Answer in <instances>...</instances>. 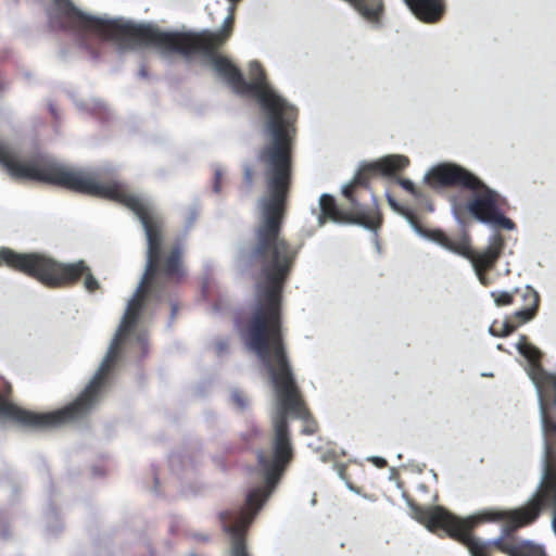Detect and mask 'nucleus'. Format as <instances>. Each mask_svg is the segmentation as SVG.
Returning <instances> with one entry per match:
<instances>
[{
  "label": "nucleus",
  "mask_w": 556,
  "mask_h": 556,
  "mask_svg": "<svg viewBox=\"0 0 556 556\" xmlns=\"http://www.w3.org/2000/svg\"><path fill=\"white\" fill-rule=\"evenodd\" d=\"M283 218L285 213H260L255 241L240 244L236 256L237 267L241 271L255 263L261 266L254 309L242 338L247 349L257 356L265 368L274 394L269 405V445L256 454L264 485L248 494L247 509L237 515H223L224 530L231 542V556H250L245 548L244 531L276 490L292 458L289 420L304 421L303 434L316 431V425L301 397L282 339L281 290L295 257L281 237Z\"/></svg>",
  "instance_id": "obj_1"
},
{
  "label": "nucleus",
  "mask_w": 556,
  "mask_h": 556,
  "mask_svg": "<svg viewBox=\"0 0 556 556\" xmlns=\"http://www.w3.org/2000/svg\"><path fill=\"white\" fill-rule=\"evenodd\" d=\"M410 509V516L433 532L442 528L447 534L463 543L470 556H485L486 545H494L501 552L510 556L509 548L515 543L504 541V538L516 529L532 523L541 513L538 494L531 495L523 506L510 509H491L481 515L465 518L455 516L442 506L420 507L408 497L403 496Z\"/></svg>",
  "instance_id": "obj_2"
},
{
  "label": "nucleus",
  "mask_w": 556,
  "mask_h": 556,
  "mask_svg": "<svg viewBox=\"0 0 556 556\" xmlns=\"http://www.w3.org/2000/svg\"><path fill=\"white\" fill-rule=\"evenodd\" d=\"M422 181L432 188L458 186L471 190L473 194L466 210L472 218L493 228L515 229L514 222L498 207V192L466 167L452 162L438 163L425 172Z\"/></svg>",
  "instance_id": "obj_3"
},
{
  "label": "nucleus",
  "mask_w": 556,
  "mask_h": 556,
  "mask_svg": "<svg viewBox=\"0 0 556 556\" xmlns=\"http://www.w3.org/2000/svg\"><path fill=\"white\" fill-rule=\"evenodd\" d=\"M530 378L536 394L542 437L541 475L532 495L538 494L542 509L544 504L551 507L552 491H556V376L534 367Z\"/></svg>",
  "instance_id": "obj_4"
},
{
  "label": "nucleus",
  "mask_w": 556,
  "mask_h": 556,
  "mask_svg": "<svg viewBox=\"0 0 556 556\" xmlns=\"http://www.w3.org/2000/svg\"><path fill=\"white\" fill-rule=\"evenodd\" d=\"M7 266L36 278L42 285L55 288L78 279L84 275V287L93 292L100 288L99 280L91 274L85 261L62 263L52 256L39 253L16 252L11 248H0V267Z\"/></svg>",
  "instance_id": "obj_5"
},
{
  "label": "nucleus",
  "mask_w": 556,
  "mask_h": 556,
  "mask_svg": "<svg viewBox=\"0 0 556 556\" xmlns=\"http://www.w3.org/2000/svg\"><path fill=\"white\" fill-rule=\"evenodd\" d=\"M318 208V227H323L327 220H330L334 224H354L367 231L377 232L380 226V218L374 213H367L363 210H356L355 215L343 213L334 203L333 197L327 192L320 194Z\"/></svg>",
  "instance_id": "obj_6"
},
{
  "label": "nucleus",
  "mask_w": 556,
  "mask_h": 556,
  "mask_svg": "<svg viewBox=\"0 0 556 556\" xmlns=\"http://www.w3.org/2000/svg\"><path fill=\"white\" fill-rule=\"evenodd\" d=\"M408 163V159L402 154H389L376 160L375 162L364 163L362 164L359 170L355 173L353 178L342 186V194L348 199L351 206L356 210L357 203L351 194V189L354 186L364 182L362 172H381L383 175H392L396 170L407 166Z\"/></svg>",
  "instance_id": "obj_7"
},
{
  "label": "nucleus",
  "mask_w": 556,
  "mask_h": 556,
  "mask_svg": "<svg viewBox=\"0 0 556 556\" xmlns=\"http://www.w3.org/2000/svg\"><path fill=\"white\" fill-rule=\"evenodd\" d=\"M405 218L412 230L419 238L433 242L444 250L459 255L471 263V258L475 252L471 249L470 238L466 233L462 235L456 241L452 242L441 230H426L421 228L410 215H406Z\"/></svg>",
  "instance_id": "obj_8"
},
{
  "label": "nucleus",
  "mask_w": 556,
  "mask_h": 556,
  "mask_svg": "<svg viewBox=\"0 0 556 556\" xmlns=\"http://www.w3.org/2000/svg\"><path fill=\"white\" fill-rule=\"evenodd\" d=\"M404 2L415 16L425 23L438 21L444 11L441 0H404Z\"/></svg>",
  "instance_id": "obj_9"
},
{
  "label": "nucleus",
  "mask_w": 556,
  "mask_h": 556,
  "mask_svg": "<svg viewBox=\"0 0 556 556\" xmlns=\"http://www.w3.org/2000/svg\"><path fill=\"white\" fill-rule=\"evenodd\" d=\"M551 496V527L556 535V490L552 491ZM508 551L510 552V556H546L544 547L541 544L534 543L530 540H522L518 543H515V547L509 548Z\"/></svg>",
  "instance_id": "obj_10"
},
{
  "label": "nucleus",
  "mask_w": 556,
  "mask_h": 556,
  "mask_svg": "<svg viewBox=\"0 0 556 556\" xmlns=\"http://www.w3.org/2000/svg\"><path fill=\"white\" fill-rule=\"evenodd\" d=\"M504 248V240L498 233H493L488 240V245L479 253H473L471 258L472 269L478 267H492Z\"/></svg>",
  "instance_id": "obj_11"
},
{
  "label": "nucleus",
  "mask_w": 556,
  "mask_h": 556,
  "mask_svg": "<svg viewBox=\"0 0 556 556\" xmlns=\"http://www.w3.org/2000/svg\"><path fill=\"white\" fill-rule=\"evenodd\" d=\"M516 349L518 350V352L521 355H523L526 358H528L529 361L532 362L531 366L528 369V377H530V371L534 367H539L543 371L547 372V370L543 369L542 366L539 363L534 362L535 359H538L541 356V352H540V350L536 346L532 345L531 343H528L526 337H523V336L520 337V339L516 343ZM548 374H552V375L556 376V374H553V372H549V371H548ZM529 379L531 380V378H529Z\"/></svg>",
  "instance_id": "obj_12"
},
{
  "label": "nucleus",
  "mask_w": 556,
  "mask_h": 556,
  "mask_svg": "<svg viewBox=\"0 0 556 556\" xmlns=\"http://www.w3.org/2000/svg\"><path fill=\"white\" fill-rule=\"evenodd\" d=\"M540 295L539 293L531 292L530 293V303L523 305L522 308L515 312V317L520 320V323H529L531 321L535 315L539 307Z\"/></svg>",
  "instance_id": "obj_13"
},
{
  "label": "nucleus",
  "mask_w": 556,
  "mask_h": 556,
  "mask_svg": "<svg viewBox=\"0 0 556 556\" xmlns=\"http://www.w3.org/2000/svg\"><path fill=\"white\" fill-rule=\"evenodd\" d=\"M180 250L179 248H174L169 254L166 256L162 273L168 276L180 275L181 274V264H180Z\"/></svg>",
  "instance_id": "obj_14"
},
{
  "label": "nucleus",
  "mask_w": 556,
  "mask_h": 556,
  "mask_svg": "<svg viewBox=\"0 0 556 556\" xmlns=\"http://www.w3.org/2000/svg\"><path fill=\"white\" fill-rule=\"evenodd\" d=\"M491 295L496 306L509 305L514 299V291H492Z\"/></svg>",
  "instance_id": "obj_15"
},
{
  "label": "nucleus",
  "mask_w": 556,
  "mask_h": 556,
  "mask_svg": "<svg viewBox=\"0 0 556 556\" xmlns=\"http://www.w3.org/2000/svg\"><path fill=\"white\" fill-rule=\"evenodd\" d=\"M230 397L233 404L240 409L244 410L248 407V399L239 390L233 389L230 392Z\"/></svg>",
  "instance_id": "obj_16"
},
{
  "label": "nucleus",
  "mask_w": 556,
  "mask_h": 556,
  "mask_svg": "<svg viewBox=\"0 0 556 556\" xmlns=\"http://www.w3.org/2000/svg\"><path fill=\"white\" fill-rule=\"evenodd\" d=\"M400 186L404 188L406 191L412 193L416 198L424 197L422 192L415 186V184L408 178H399L397 179Z\"/></svg>",
  "instance_id": "obj_17"
},
{
  "label": "nucleus",
  "mask_w": 556,
  "mask_h": 556,
  "mask_svg": "<svg viewBox=\"0 0 556 556\" xmlns=\"http://www.w3.org/2000/svg\"><path fill=\"white\" fill-rule=\"evenodd\" d=\"M253 174H254V172H253L252 165L244 163L243 164V178H244V184H245L248 190H250L254 184Z\"/></svg>",
  "instance_id": "obj_18"
},
{
  "label": "nucleus",
  "mask_w": 556,
  "mask_h": 556,
  "mask_svg": "<svg viewBox=\"0 0 556 556\" xmlns=\"http://www.w3.org/2000/svg\"><path fill=\"white\" fill-rule=\"evenodd\" d=\"M198 217V211L195 207H190L188 212V216L185 218V228L186 230L190 229L194 224Z\"/></svg>",
  "instance_id": "obj_19"
},
{
  "label": "nucleus",
  "mask_w": 556,
  "mask_h": 556,
  "mask_svg": "<svg viewBox=\"0 0 556 556\" xmlns=\"http://www.w3.org/2000/svg\"><path fill=\"white\" fill-rule=\"evenodd\" d=\"M539 293L530 283L526 285L521 291L523 305L530 303V293Z\"/></svg>",
  "instance_id": "obj_20"
},
{
  "label": "nucleus",
  "mask_w": 556,
  "mask_h": 556,
  "mask_svg": "<svg viewBox=\"0 0 556 556\" xmlns=\"http://www.w3.org/2000/svg\"><path fill=\"white\" fill-rule=\"evenodd\" d=\"M366 460L378 468H382L387 465V460L383 457L377 455H369L366 457Z\"/></svg>",
  "instance_id": "obj_21"
},
{
  "label": "nucleus",
  "mask_w": 556,
  "mask_h": 556,
  "mask_svg": "<svg viewBox=\"0 0 556 556\" xmlns=\"http://www.w3.org/2000/svg\"><path fill=\"white\" fill-rule=\"evenodd\" d=\"M486 267H478L477 269H472L478 278V280L482 283V285H486L488 283V279L486 277L484 276V274L482 273V269H485Z\"/></svg>",
  "instance_id": "obj_22"
},
{
  "label": "nucleus",
  "mask_w": 556,
  "mask_h": 556,
  "mask_svg": "<svg viewBox=\"0 0 556 556\" xmlns=\"http://www.w3.org/2000/svg\"><path fill=\"white\" fill-rule=\"evenodd\" d=\"M387 201H388V204L390 205V207L394 211V212H400L401 211V207L399 205V203L395 201V199L393 197H391L390 194L387 195Z\"/></svg>",
  "instance_id": "obj_23"
},
{
  "label": "nucleus",
  "mask_w": 556,
  "mask_h": 556,
  "mask_svg": "<svg viewBox=\"0 0 556 556\" xmlns=\"http://www.w3.org/2000/svg\"><path fill=\"white\" fill-rule=\"evenodd\" d=\"M319 458H320V462L326 463V462H328V460H330V459L334 458V452H333V451H331V450L326 451V452H324V453L320 455V457H319Z\"/></svg>",
  "instance_id": "obj_24"
},
{
  "label": "nucleus",
  "mask_w": 556,
  "mask_h": 556,
  "mask_svg": "<svg viewBox=\"0 0 556 556\" xmlns=\"http://www.w3.org/2000/svg\"><path fill=\"white\" fill-rule=\"evenodd\" d=\"M513 330H514V327L508 325L507 323H505L503 325V332L501 334L502 336H508Z\"/></svg>",
  "instance_id": "obj_25"
},
{
  "label": "nucleus",
  "mask_w": 556,
  "mask_h": 556,
  "mask_svg": "<svg viewBox=\"0 0 556 556\" xmlns=\"http://www.w3.org/2000/svg\"><path fill=\"white\" fill-rule=\"evenodd\" d=\"M216 348H217L218 352H223V351H225V350H226V348H227L226 342H224V341L218 342V343L216 344Z\"/></svg>",
  "instance_id": "obj_26"
},
{
  "label": "nucleus",
  "mask_w": 556,
  "mask_h": 556,
  "mask_svg": "<svg viewBox=\"0 0 556 556\" xmlns=\"http://www.w3.org/2000/svg\"><path fill=\"white\" fill-rule=\"evenodd\" d=\"M176 314H177V306L175 304H173L172 312H170V323L174 320Z\"/></svg>",
  "instance_id": "obj_27"
},
{
  "label": "nucleus",
  "mask_w": 556,
  "mask_h": 556,
  "mask_svg": "<svg viewBox=\"0 0 556 556\" xmlns=\"http://www.w3.org/2000/svg\"><path fill=\"white\" fill-rule=\"evenodd\" d=\"M249 67H261V65L256 61H251Z\"/></svg>",
  "instance_id": "obj_28"
},
{
  "label": "nucleus",
  "mask_w": 556,
  "mask_h": 556,
  "mask_svg": "<svg viewBox=\"0 0 556 556\" xmlns=\"http://www.w3.org/2000/svg\"><path fill=\"white\" fill-rule=\"evenodd\" d=\"M346 486H348V489H349L351 492L358 493V492H357V490H356L355 488H353V485L348 484Z\"/></svg>",
  "instance_id": "obj_29"
},
{
  "label": "nucleus",
  "mask_w": 556,
  "mask_h": 556,
  "mask_svg": "<svg viewBox=\"0 0 556 556\" xmlns=\"http://www.w3.org/2000/svg\"><path fill=\"white\" fill-rule=\"evenodd\" d=\"M489 333L492 334V336H498V333H496L494 330H493V327H490L489 328Z\"/></svg>",
  "instance_id": "obj_30"
},
{
  "label": "nucleus",
  "mask_w": 556,
  "mask_h": 556,
  "mask_svg": "<svg viewBox=\"0 0 556 556\" xmlns=\"http://www.w3.org/2000/svg\"><path fill=\"white\" fill-rule=\"evenodd\" d=\"M249 66H261L256 61H251Z\"/></svg>",
  "instance_id": "obj_31"
},
{
  "label": "nucleus",
  "mask_w": 556,
  "mask_h": 556,
  "mask_svg": "<svg viewBox=\"0 0 556 556\" xmlns=\"http://www.w3.org/2000/svg\"><path fill=\"white\" fill-rule=\"evenodd\" d=\"M430 471H431L432 478L437 481L438 476H437L435 471L433 469H431Z\"/></svg>",
  "instance_id": "obj_32"
},
{
  "label": "nucleus",
  "mask_w": 556,
  "mask_h": 556,
  "mask_svg": "<svg viewBox=\"0 0 556 556\" xmlns=\"http://www.w3.org/2000/svg\"><path fill=\"white\" fill-rule=\"evenodd\" d=\"M481 376H483V377H491L492 372H482Z\"/></svg>",
  "instance_id": "obj_33"
},
{
  "label": "nucleus",
  "mask_w": 556,
  "mask_h": 556,
  "mask_svg": "<svg viewBox=\"0 0 556 556\" xmlns=\"http://www.w3.org/2000/svg\"><path fill=\"white\" fill-rule=\"evenodd\" d=\"M151 288H156V282H152Z\"/></svg>",
  "instance_id": "obj_34"
},
{
  "label": "nucleus",
  "mask_w": 556,
  "mask_h": 556,
  "mask_svg": "<svg viewBox=\"0 0 556 556\" xmlns=\"http://www.w3.org/2000/svg\"><path fill=\"white\" fill-rule=\"evenodd\" d=\"M402 457V454L401 453H397L396 454V458H401Z\"/></svg>",
  "instance_id": "obj_35"
},
{
  "label": "nucleus",
  "mask_w": 556,
  "mask_h": 556,
  "mask_svg": "<svg viewBox=\"0 0 556 556\" xmlns=\"http://www.w3.org/2000/svg\"><path fill=\"white\" fill-rule=\"evenodd\" d=\"M189 556H198V555H195L194 553H190Z\"/></svg>",
  "instance_id": "obj_36"
}]
</instances>
